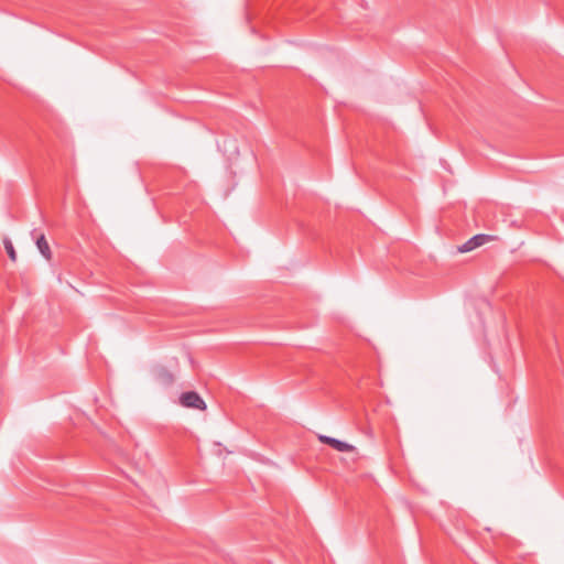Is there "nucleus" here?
Segmentation results:
<instances>
[{
    "mask_svg": "<svg viewBox=\"0 0 564 564\" xmlns=\"http://www.w3.org/2000/svg\"><path fill=\"white\" fill-rule=\"evenodd\" d=\"M180 404L184 408L205 410L206 403L202 397L195 391L183 392L180 395Z\"/></svg>",
    "mask_w": 564,
    "mask_h": 564,
    "instance_id": "f257e3e1",
    "label": "nucleus"
},
{
    "mask_svg": "<svg viewBox=\"0 0 564 564\" xmlns=\"http://www.w3.org/2000/svg\"><path fill=\"white\" fill-rule=\"evenodd\" d=\"M318 441L323 444L330 446L337 452H357L356 447L351 444H348L344 441L327 436V435H318Z\"/></svg>",
    "mask_w": 564,
    "mask_h": 564,
    "instance_id": "f03ea898",
    "label": "nucleus"
},
{
    "mask_svg": "<svg viewBox=\"0 0 564 564\" xmlns=\"http://www.w3.org/2000/svg\"><path fill=\"white\" fill-rule=\"evenodd\" d=\"M154 379L158 383L162 386H171L174 382V376L173 373L167 370L165 367H156L153 370Z\"/></svg>",
    "mask_w": 564,
    "mask_h": 564,
    "instance_id": "7ed1b4c3",
    "label": "nucleus"
},
{
    "mask_svg": "<svg viewBox=\"0 0 564 564\" xmlns=\"http://www.w3.org/2000/svg\"><path fill=\"white\" fill-rule=\"evenodd\" d=\"M35 242H36V247H37L39 251L41 252V254L46 260H51L52 259V251H51V248L48 246V242H47L45 236L43 234H41L40 236H37L35 238Z\"/></svg>",
    "mask_w": 564,
    "mask_h": 564,
    "instance_id": "20e7f679",
    "label": "nucleus"
},
{
    "mask_svg": "<svg viewBox=\"0 0 564 564\" xmlns=\"http://www.w3.org/2000/svg\"><path fill=\"white\" fill-rule=\"evenodd\" d=\"M470 239L475 243V247L478 248L488 242L495 241L497 237L494 235L478 234L471 237Z\"/></svg>",
    "mask_w": 564,
    "mask_h": 564,
    "instance_id": "39448f33",
    "label": "nucleus"
},
{
    "mask_svg": "<svg viewBox=\"0 0 564 564\" xmlns=\"http://www.w3.org/2000/svg\"><path fill=\"white\" fill-rule=\"evenodd\" d=\"M3 246H4V249H6L9 258L11 259V261L15 262L17 261V252H15L12 241L6 237L3 239Z\"/></svg>",
    "mask_w": 564,
    "mask_h": 564,
    "instance_id": "423d86ee",
    "label": "nucleus"
},
{
    "mask_svg": "<svg viewBox=\"0 0 564 564\" xmlns=\"http://www.w3.org/2000/svg\"><path fill=\"white\" fill-rule=\"evenodd\" d=\"M474 249H476V247H475V243L471 241V239H468L465 243H463L462 246L458 247V251L462 253L469 252Z\"/></svg>",
    "mask_w": 564,
    "mask_h": 564,
    "instance_id": "0eeeda50",
    "label": "nucleus"
}]
</instances>
